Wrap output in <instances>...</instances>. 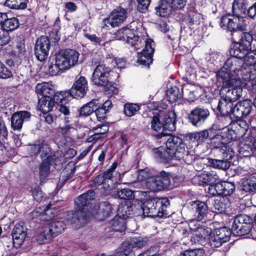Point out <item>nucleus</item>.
<instances>
[{
  "mask_svg": "<svg viewBox=\"0 0 256 256\" xmlns=\"http://www.w3.org/2000/svg\"><path fill=\"white\" fill-rule=\"evenodd\" d=\"M111 104L112 102L110 100H106L102 104H98L94 112L98 121H102L106 118V113L108 112Z\"/></svg>",
  "mask_w": 256,
  "mask_h": 256,
  "instance_id": "nucleus-28",
  "label": "nucleus"
},
{
  "mask_svg": "<svg viewBox=\"0 0 256 256\" xmlns=\"http://www.w3.org/2000/svg\"><path fill=\"white\" fill-rule=\"evenodd\" d=\"M139 110V106L134 104H126L124 106V112L129 117L134 116Z\"/></svg>",
  "mask_w": 256,
  "mask_h": 256,
  "instance_id": "nucleus-56",
  "label": "nucleus"
},
{
  "mask_svg": "<svg viewBox=\"0 0 256 256\" xmlns=\"http://www.w3.org/2000/svg\"><path fill=\"white\" fill-rule=\"evenodd\" d=\"M88 90V81L84 76H80L74 84L67 95L70 94L72 97L79 98L84 97Z\"/></svg>",
  "mask_w": 256,
  "mask_h": 256,
  "instance_id": "nucleus-13",
  "label": "nucleus"
},
{
  "mask_svg": "<svg viewBox=\"0 0 256 256\" xmlns=\"http://www.w3.org/2000/svg\"><path fill=\"white\" fill-rule=\"evenodd\" d=\"M112 210V208L110 204L107 202H102L99 206L97 218L100 220H104L110 216Z\"/></svg>",
  "mask_w": 256,
  "mask_h": 256,
  "instance_id": "nucleus-31",
  "label": "nucleus"
},
{
  "mask_svg": "<svg viewBox=\"0 0 256 256\" xmlns=\"http://www.w3.org/2000/svg\"><path fill=\"white\" fill-rule=\"evenodd\" d=\"M28 150L30 151L32 155H36L39 152H42V156L43 157L47 156L48 147V146L44 142H38V144L31 145Z\"/></svg>",
  "mask_w": 256,
  "mask_h": 256,
  "instance_id": "nucleus-30",
  "label": "nucleus"
},
{
  "mask_svg": "<svg viewBox=\"0 0 256 256\" xmlns=\"http://www.w3.org/2000/svg\"><path fill=\"white\" fill-rule=\"evenodd\" d=\"M50 46V40L48 36H42L38 39L35 44L34 54L38 60L42 62L46 60Z\"/></svg>",
  "mask_w": 256,
  "mask_h": 256,
  "instance_id": "nucleus-12",
  "label": "nucleus"
},
{
  "mask_svg": "<svg viewBox=\"0 0 256 256\" xmlns=\"http://www.w3.org/2000/svg\"><path fill=\"white\" fill-rule=\"evenodd\" d=\"M145 172H142V175L146 178V186L152 192L160 191L167 188L170 186V173L162 171L159 175L149 178L144 176Z\"/></svg>",
  "mask_w": 256,
  "mask_h": 256,
  "instance_id": "nucleus-7",
  "label": "nucleus"
},
{
  "mask_svg": "<svg viewBox=\"0 0 256 256\" xmlns=\"http://www.w3.org/2000/svg\"><path fill=\"white\" fill-rule=\"evenodd\" d=\"M30 116V113L26 111H21L14 114L11 118V126L13 130H20L23 122L28 120Z\"/></svg>",
  "mask_w": 256,
  "mask_h": 256,
  "instance_id": "nucleus-21",
  "label": "nucleus"
},
{
  "mask_svg": "<svg viewBox=\"0 0 256 256\" xmlns=\"http://www.w3.org/2000/svg\"><path fill=\"white\" fill-rule=\"evenodd\" d=\"M171 2L172 0H160L158 6L155 8L156 14L162 17L169 16L174 10Z\"/></svg>",
  "mask_w": 256,
  "mask_h": 256,
  "instance_id": "nucleus-24",
  "label": "nucleus"
},
{
  "mask_svg": "<svg viewBox=\"0 0 256 256\" xmlns=\"http://www.w3.org/2000/svg\"><path fill=\"white\" fill-rule=\"evenodd\" d=\"M36 92L40 94L42 97L50 98L54 94V91L48 84H38L36 86Z\"/></svg>",
  "mask_w": 256,
  "mask_h": 256,
  "instance_id": "nucleus-34",
  "label": "nucleus"
},
{
  "mask_svg": "<svg viewBox=\"0 0 256 256\" xmlns=\"http://www.w3.org/2000/svg\"><path fill=\"white\" fill-rule=\"evenodd\" d=\"M63 118L64 119V124L62 125H60L56 128V132L58 134L64 136L72 128V126L69 124L70 121L68 118L64 116Z\"/></svg>",
  "mask_w": 256,
  "mask_h": 256,
  "instance_id": "nucleus-54",
  "label": "nucleus"
},
{
  "mask_svg": "<svg viewBox=\"0 0 256 256\" xmlns=\"http://www.w3.org/2000/svg\"><path fill=\"white\" fill-rule=\"evenodd\" d=\"M27 0H6L5 5L12 9H24L26 6Z\"/></svg>",
  "mask_w": 256,
  "mask_h": 256,
  "instance_id": "nucleus-48",
  "label": "nucleus"
},
{
  "mask_svg": "<svg viewBox=\"0 0 256 256\" xmlns=\"http://www.w3.org/2000/svg\"><path fill=\"white\" fill-rule=\"evenodd\" d=\"M66 224L62 220H52L47 222L42 232L38 236L37 240L40 244H45L62 232Z\"/></svg>",
  "mask_w": 256,
  "mask_h": 256,
  "instance_id": "nucleus-5",
  "label": "nucleus"
},
{
  "mask_svg": "<svg viewBox=\"0 0 256 256\" xmlns=\"http://www.w3.org/2000/svg\"><path fill=\"white\" fill-rule=\"evenodd\" d=\"M54 59L64 71L70 68L64 50H61L56 53Z\"/></svg>",
  "mask_w": 256,
  "mask_h": 256,
  "instance_id": "nucleus-41",
  "label": "nucleus"
},
{
  "mask_svg": "<svg viewBox=\"0 0 256 256\" xmlns=\"http://www.w3.org/2000/svg\"><path fill=\"white\" fill-rule=\"evenodd\" d=\"M254 178L256 180L246 179L243 181L242 190L247 192L256 193V174Z\"/></svg>",
  "mask_w": 256,
  "mask_h": 256,
  "instance_id": "nucleus-47",
  "label": "nucleus"
},
{
  "mask_svg": "<svg viewBox=\"0 0 256 256\" xmlns=\"http://www.w3.org/2000/svg\"><path fill=\"white\" fill-rule=\"evenodd\" d=\"M252 0H234L232 10L234 14H246L248 6L250 5Z\"/></svg>",
  "mask_w": 256,
  "mask_h": 256,
  "instance_id": "nucleus-27",
  "label": "nucleus"
},
{
  "mask_svg": "<svg viewBox=\"0 0 256 256\" xmlns=\"http://www.w3.org/2000/svg\"><path fill=\"white\" fill-rule=\"evenodd\" d=\"M228 199L226 198L220 197L214 200V211L216 213H222L226 208Z\"/></svg>",
  "mask_w": 256,
  "mask_h": 256,
  "instance_id": "nucleus-42",
  "label": "nucleus"
},
{
  "mask_svg": "<svg viewBox=\"0 0 256 256\" xmlns=\"http://www.w3.org/2000/svg\"><path fill=\"white\" fill-rule=\"evenodd\" d=\"M234 16H224L222 17L220 25L224 29L230 32L244 31L246 30V22L240 14Z\"/></svg>",
  "mask_w": 256,
  "mask_h": 256,
  "instance_id": "nucleus-8",
  "label": "nucleus"
},
{
  "mask_svg": "<svg viewBox=\"0 0 256 256\" xmlns=\"http://www.w3.org/2000/svg\"><path fill=\"white\" fill-rule=\"evenodd\" d=\"M240 64V62L239 60H238L236 58L232 56V57L228 58L226 60V61L225 62L224 67L221 69L224 68L226 70L228 71L232 75H233L230 72V70L228 69H230L232 70L234 72H238L241 66Z\"/></svg>",
  "mask_w": 256,
  "mask_h": 256,
  "instance_id": "nucleus-36",
  "label": "nucleus"
},
{
  "mask_svg": "<svg viewBox=\"0 0 256 256\" xmlns=\"http://www.w3.org/2000/svg\"><path fill=\"white\" fill-rule=\"evenodd\" d=\"M216 236L220 238L223 243L226 242L230 240V237L232 233V230L226 227H223L216 230L214 232Z\"/></svg>",
  "mask_w": 256,
  "mask_h": 256,
  "instance_id": "nucleus-38",
  "label": "nucleus"
},
{
  "mask_svg": "<svg viewBox=\"0 0 256 256\" xmlns=\"http://www.w3.org/2000/svg\"><path fill=\"white\" fill-rule=\"evenodd\" d=\"M250 50L249 48L236 42L234 44L230 52L232 56L236 58H244L247 52Z\"/></svg>",
  "mask_w": 256,
  "mask_h": 256,
  "instance_id": "nucleus-33",
  "label": "nucleus"
},
{
  "mask_svg": "<svg viewBox=\"0 0 256 256\" xmlns=\"http://www.w3.org/2000/svg\"><path fill=\"white\" fill-rule=\"evenodd\" d=\"M19 26V22L16 18H8L6 14V20L3 23L2 30L6 32L12 31L16 29Z\"/></svg>",
  "mask_w": 256,
  "mask_h": 256,
  "instance_id": "nucleus-43",
  "label": "nucleus"
},
{
  "mask_svg": "<svg viewBox=\"0 0 256 256\" xmlns=\"http://www.w3.org/2000/svg\"><path fill=\"white\" fill-rule=\"evenodd\" d=\"M252 218L246 214L236 216L232 226V233L238 236L248 234L252 228Z\"/></svg>",
  "mask_w": 256,
  "mask_h": 256,
  "instance_id": "nucleus-9",
  "label": "nucleus"
},
{
  "mask_svg": "<svg viewBox=\"0 0 256 256\" xmlns=\"http://www.w3.org/2000/svg\"><path fill=\"white\" fill-rule=\"evenodd\" d=\"M12 76L11 71L2 62H0V78H8Z\"/></svg>",
  "mask_w": 256,
  "mask_h": 256,
  "instance_id": "nucleus-62",
  "label": "nucleus"
},
{
  "mask_svg": "<svg viewBox=\"0 0 256 256\" xmlns=\"http://www.w3.org/2000/svg\"><path fill=\"white\" fill-rule=\"evenodd\" d=\"M238 72L242 78L246 82L254 80L256 78V68L254 66H250L243 64Z\"/></svg>",
  "mask_w": 256,
  "mask_h": 256,
  "instance_id": "nucleus-26",
  "label": "nucleus"
},
{
  "mask_svg": "<svg viewBox=\"0 0 256 256\" xmlns=\"http://www.w3.org/2000/svg\"><path fill=\"white\" fill-rule=\"evenodd\" d=\"M27 230L23 222H18L14 224L12 236L16 247L20 248L23 244L27 236Z\"/></svg>",
  "mask_w": 256,
  "mask_h": 256,
  "instance_id": "nucleus-14",
  "label": "nucleus"
},
{
  "mask_svg": "<svg viewBox=\"0 0 256 256\" xmlns=\"http://www.w3.org/2000/svg\"><path fill=\"white\" fill-rule=\"evenodd\" d=\"M118 194L120 199L123 200H132L134 198V192L128 188L118 190Z\"/></svg>",
  "mask_w": 256,
  "mask_h": 256,
  "instance_id": "nucleus-58",
  "label": "nucleus"
},
{
  "mask_svg": "<svg viewBox=\"0 0 256 256\" xmlns=\"http://www.w3.org/2000/svg\"><path fill=\"white\" fill-rule=\"evenodd\" d=\"M154 156L156 158L162 162H166L167 160V150H166L165 148L160 146L153 150Z\"/></svg>",
  "mask_w": 256,
  "mask_h": 256,
  "instance_id": "nucleus-55",
  "label": "nucleus"
},
{
  "mask_svg": "<svg viewBox=\"0 0 256 256\" xmlns=\"http://www.w3.org/2000/svg\"><path fill=\"white\" fill-rule=\"evenodd\" d=\"M221 98L220 100L217 110L220 114L224 116H230L233 117V111L234 110V102L224 98L223 96H220Z\"/></svg>",
  "mask_w": 256,
  "mask_h": 256,
  "instance_id": "nucleus-19",
  "label": "nucleus"
},
{
  "mask_svg": "<svg viewBox=\"0 0 256 256\" xmlns=\"http://www.w3.org/2000/svg\"><path fill=\"white\" fill-rule=\"evenodd\" d=\"M56 160L54 156H48L43 160L39 166V174L40 181L44 180L49 175L50 172V166L53 163L54 160Z\"/></svg>",
  "mask_w": 256,
  "mask_h": 256,
  "instance_id": "nucleus-23",
  "label": "nucleus"
},
{
  "mask_svg": "<svg viewBox=\"0 0 256 256\" xmlns=\"http://www.w3.org/2000/svg\"><path fill=\"white\" fill-rule=\"evenodd\" d=\"M206 174L208 182L210 186L214 185L219 180V177L216 173L214 171L210 172Z\"/></svg>",
  "mask_w": 256,
  "mask_h": 256,
  "instance_id": "nucleus-63",
  "label": "nucleus"
},
{
  "mask_svg": "<svg viewBox=\"0 0 256 256\" xmlns=\"http://www.w3.org/2000/svg\"><path fill=\"white\" fill-rule=\"evenodd\" d=\"M253 102L249 100H245L234 104L233 118L238 120L246 117L251 112Z\"/></svg>",
  "mask_w": 256,
  "mask_h": 256,
  "instance_id": "nucleus-15",
  "label": "nucleus"
},
{
  "mask_svg": "<svg viewBox=\"0 0 256 256\" xmlns=\"http://www.w3.org/2000/svg\"><path fill=\"white\" fill-rule=\"evenodd\" d=\"M204 250L198 248L186 250L182 256H204Z\"/></svg>",
  "mask_w": 256,
  "mask_h": 256,
  "instance_id": "nucleus-64",
  "label": "nucleus"
},
{
  "mask_svg": "<svg viewBox=\"0 0 256 256\" xmlns=\"http://www.w3.org/2000/svg\"><path fill=\"white\" fill-rule=\"evenodd\" d=\"M64 50L70 68H72L77 64L80 54L77 51L72 49H66Z\"/></svg>",
  "mask_w": 256,
  "mask_h": 256,
  "instance_id": "nucleus-39",
  "label": "nucleus"
},
{
  "mask_svg": "<svg viewBox=\"0 0 256 256\" xmlns=\"http://www.w3.org/2000/svg\"><path fill=\"white\" fill-rule=\"evenodd\" d=\"M189 208L194 214V218L197 221L203 220L208 211L206 204L200 201L192 202Z\"/></svg>",
  "mask_w": 256,
  "mask_h": 256,
  "instance_id": "nucleus-18",
  "label": "nucleus"
},
{
  "mask_svg": "<svg viewBox=\"0 0 256 256\" xmlns=\"http://www.w3.org/2000/svg\"><path fill=\"white\" fill-rule=\"evenodd\" d=\"M253 38L248 32H242L240 34L239 42H237L246 48L251 50V45Z\"/></svg>",
  "mask_w": 256,
  "mask_h": 256,
  "instance_id": "nucleus-51",
  "label": "nucleus"
},
{
  "mask_svg": "<svg viewBox=\"0 0 256 256\" xmlns=\"http://www.w3.org/2000/svg\"><path fill=\"white\" fill-rule=\"evenodd\" d=\"M146 198L142 204V209L144 216L150 217H162L164 214L166 208L170 204L166 198Z\"/></svg>",
  "mask_w": 256,
  "mask_h": 256,
  "instance_id": "nucleus-4",
  "label": "nucleus"
},
{
  "mask_svg": "<svg viewBox=\"0 0 256 256\" xmlns=\"http://www.w3.org/2000/svg\"><path fill=\"white\" fill-rule=\"evenodd\" d=\"M122 250L119 252L118 256H136L132 248L128 242H124L122 245Z\"/></svg>",
  "mask_w": 256,
  "mask_h": 256,
  "instance_id": "nucleus-60",
  "label": "nucleus"
},
{
  "mask_svg": "<svg viewBox=\"0 0 256 256\" xmlns=\"http://www.w3.org/2000/svg\"><path fill=\"white\" fill-rule=\"evenodd\" d=\"M94 191L90 190L78 196L75 200L77 210L74 212H69L67 218L68 222L74 224L76 228H78L86 223L90 216L86 211L88 207L90 204V201L94 199Z\"/></svg>",
  "mask_w": 256,
  "mask_h": 256,
  "instance_id": "nucleus-2",
  "label": "nucleus"
},
{
  "mask_svg": "<svg viewBox=\"0 0 256 256\" xmlns=\"http://www.w3.org/2000/svg\"><path fill=\"white\" fill-rule=\"evenodd\" d=\"M102 176L104 179V189L111 190L116 188V180L112 176V172L107 170Z\"/></svg>",
  "mask_w": 256,
  "mask_h": 256,
  "instance_id": "nucleus-40",
  "label": "nucleus"
},
{
  "mask_svg": "<svg viewBox=\"0 0 256 256\" xmlns=\"http://www.w3.org/2000/svg\"><path fill=\"white\" fill-rule=\"evenodd\" d=\"M54 62V64H50L48 66V72L51 76H56L64 72L55 59Z\"/></svg>",
  "mask_w": 256,
  "mask_h": 256,
  "instance_id": "nucleus-59",
  "label": "nucleus"
},
{
  "mask_svg": "<svg viewBox=\"0 0 256 256\" xmlns=\"http://www.w3.org/2000/svg\"><path fill=\"white\" fill-rule=\"evenodd\" d=\"M134 36V34L130 28H122L118 30L115 33V38L118 40H126L127 38Z\"/></svg>",
  "mask_w": 256,
  "mask_h": 256,
  "instance_id": "nucleus-45",
  "label": "nucleus"
},
{
  "mask_svg": "<svg viewBox=\"0 0 256 256\" xmlns=\"http://www.w3.org/2000/svg\"><path fill=\"white\" fill-rule=\"evenodd\" d=\"M192 230L194 240L202 244L206 240H207V238L212 232L210 228L202 226L197 227L192 229Z\"/></svg>",
  "mask_w": 256,
  "mask_h": 256,
  "instance_id": "nucleus-25",
  "label": "nucleus"
},
{
  "mask_svg": "<svg viewBox=\"0 0 256 256\" xmlns=\"http://www.w3.org/2000/svg\"><path fill=\"white\" fill-rule=\"evenodd\" d=\"M206 242L212 248H218L224 244L214 232L210 234Z\"/></svg>",
  "mask_w": 256,
  "mask_h": 256,
  "instance_id": "nucleus-53",
  "label": "nucleus"
},
{
  "mask_svg": "<svg viewBox=\"0 0 256 256\" xmlns=\"http://www.w3.org/2000/svg\"><path fill=\"white\" fill-rule=\"evenodd\" d=\"M210 115L207 109L195 108L188 115V119L194 126H200L204 122Z\"/></svg>",
  "mask_w": 256,
  "mask_h": 256,
  "instance_id": "nucleus-17",
  "label": "nucleus"
},
{
  "mask_svg": "<svg viewBox=\"0 0 256 256\" xmlns=\"http://www.w3.org/2000/svg\"><path fill=\"white\" fill-rule=\"evenodd\" d=\"M113 72L106 64H100L95 68L92 76V82L96 86L109 88L112 84V74Z\"/></svg>",
  "mask_w": 256,
  "mask_h": 256,
  "instance_id": "nucleus-6",
  "label": "nucleus"
},
{
  "mask_svg": "<svg viewBox=\"0 0 256 256\" xmlns=\"http://www.w3.org/2000/svg\"><path fill=\"white\" fill-rule=\"evenodd\" d=\"M244 62L246 66H254L256 64V50L248 51L244 58Z\"/></svg>",
  "mask_w": 256,
  "mask_h": 256,
  "instance_id": "nucleus-50",
  "label": "nucleus"
},
{
  "mask_svg": "<svg viewBox=\"0 0 256 256\" xmlns=\"http://www.w3.org/2000/svg\"><path fill=\"white\" fill-rule=\"evenodd\" d=\"M254 178L256 180L246 179L243 181L242 190L247 192L256 193V174Z\"/></svg>",
  "mask_w": 256,
  "mask_h": 256,
  "instance_id": "nucleus-46",
  "label": "nucleus"
},
{
  "mask_svg": "<svg viewBox=\"0 0 256 256\" xmlns=\"http://www.w3.org/2000/svg\"><path fill=\"white\" fill-rule=\"evenodd\" d=\"M154 136L162 139V142L166 144L168 154L172 159L180 160L186 156L185 160H188L190 156H192L188 152L186 154V144L180 138L164 132L155 134Z\"/></svg>",
  "mask_w": 256,
  "mask_h": 256,
  "instance_id": "nucleus-3",
  "label": "nucleus"
},
{
  "mask_svg": "<svg viewBox=\"0 0 256 256\" xmlns=\"http://www.w3.org/2000/svg\"><path fill=\"white\" fill-rule=\"evenodd\" d=\"M249 126L244 120H239L234 122L228 128V136L232 140H238L242 138L248 130Z\"/></svg>",
  "mask_w": 256,
  "mask_h": 256,
  "instance_id": "nucleus-10",
  "label": "nucleus"
},
{
  "mask_svg": "<svg viewBox=\"0 0 256 256\" xmlns=\"http://www.w3.org/2000/svg\"><path fill=\"white\" fill-rule=\"evenodd\" d=\"M235 190V186L232 182H224L223 195L230 196L233 194Z\"/></svg>",
  "mask_w": 256,
  "mask_h": 256,
  "instance_id": "nucleus-61",
  "label": "nucleus"
},
{
  "mask_svg": "<svg viewBox=\"0 0 256 256\" xmlns=\"http://www.w3.org/2000/svg\"><path fill=\"white\" fill-rule=\"evenodd\" d=\"M98 104H99L98 100H92L80 108L79 111L80 115L84 116L90 115L94 111Z\"/></svg>",
  "mask_w": 256,
  "mask_h": 256,
  "instance_id": "nucleus-32",
  "label": "nucleus"
},
{
  "mask_svg": "<svg viewBox=\"0 0 256 256\" xmlns=\"http://www.w3.org/2000/svg\"><path fill=\"white\" fill-rule=\"evenodd\" d=\"M3 244L6 254L5 256H13L16 254L17 249L18 248L16 247L14 244V240L9 238H6L3 240Z\"/></svg>",
  "mask_w": 256,
  "mask_h": 256,
  "instance_id": "nucleus-35",
  "label": "nucleus"
},
{
  "mask_svg": "<svg viewBox=\"0 0 256 256\" xmlns=\"http://www.w3.org/2000/svg\"><path fill=\"white\" fill-rule=\"evenodd\" d=\"M127 242L132 248H141L146 244L148 240L146 238L134 237Z\"/></svg>",
  "mask_w": 256,
  "mask_h": 256,
  "instance_id": "nucleus-49",
  "label": "nucleus"
},
{
  "mask_svg": "<svg viewBox=\"0 0 256 256\" xmlns=\"http://www.w3.org/2000/svg\"><path fill=\"white\" fill-rule=\"evenodd\" d=\"M150 126L151 128L156 132H158L162 130V132H164V128L162 123V120H161V116H154L152 118L151 122H150Z\"/></svg>",
  "mask_w": 256,
  "mask_h": 256,
  "instance_id": "nucleus-52",
  "label": "nucleus"
},
{
  "mask_svg": "<svg viewBox=\"0 0 256 256\" xmlns=\"http://www.w3.org/2000/svg\"><path fill=\"white\" fill-rule=\"evenodd\" d=\"M110 224L112 230L114 231L122 232L126 229L124 220L119 216L114 217Z\"/></svg>",
  "mask_w": 256,
  "mask_h": 256,
  "instance_id": "nucleus-44",
  "label": "nucleus"
},
{
  "mask_svg": "<svg viewBox=\"0 0 256 256\" xmlns=\"http://www.w3.org/2000/svg\"><path fill=\"white\" fill-rule=\"evenodd\" d=\"M218 80L222 83L220 90V96L233 101L240 98L242 93V88L246 86L238 77L232 75L226 69H220L216 72Z\"/></svg>",
  "mask_w": 256,
  "mask_h": 256,
  "instance_id": "nucleus-1",
  "label": "nucleus"
},
{
  "mask_svg": "<svg viewBox=\"0 0 256 256\" xmlns=\"http://www.w3.org/2000/svg\"><path fill=\"white\" fill-rule=\"evenodd\" d=\"M126 18V10L122 8H118L112 12L108 18L104 20V24H110L112 27L117 26L122 23Z\"/></svg>",
  "mask_w": 256,
  "mask_h": 256,
  "instance_id": "nucleus-16",
  "label": "nucleus"
},
{
  "mask_svg": "<svg viewBox=\"0 0 256 256\" xmlns=\"http://www.w3.org/2000/svg\"><path fill=\"white\" fill-rule=\"evenodd\" d=\"M154 43L151 38H147L145 41V47L143 50L138 54L137 62L144 66H149L152 62Z\"/></svg>",
  "mask_w": 256,
  "mask_h": 256,
  "instance_id": "nucleus-11",
  "label": "nucleus"
},
{
  "mask_svg": "<svg viewBox=\"0 0 256 256\" xmlns=\"http://www.w3.org/2000/svg\"><path fill=\"white\" fill-rule=\"evenodd\" d=\"M224 182H216L215 184L211 185L208 188V192L212 195H223Z\"/></svg>",
  "mask_w": 256,
  "mask_h": 256,
  "instance_id": "nucleus-57",
  "label": "nucleus"
},
{
  "mask_svg": "<svg viewBox=\"0 0 256 256\" xmlns=\"http://www.w3.org/2000/svg\"><path fill=\"white\" fill-rule=\"evenodd\" d=\"M176 115L174 110L161 116L164 129L170 132L174 131L176 129Z\"/></svg>",
  "mask_w": 256,
  "mask_h": 256,
  "instance_id": "nucleus-22",
  "label": "nucleus"
},
{
  "mask_svg": "<svg viewBox=\"0 0 256 256\" xmlns=\"http://www.w3.org/2000/svg\"><path fill=\"white\" fill-rule=\"evenodd\" d=\"M54 106V100L51 98L42 97L39 98L38 109L44 114H46L51 111Z\"/></svg>",
  "mask_w": 256,
  "mask_h": 256,
  "instance_id": "nucleus-29",
  "label": "nucleus"
},
{
  "mask_svg": "<svg viewBox=\"0 0 256 256\" xmlns=\"http://www.w3.org/2000/svg\"><path fill=\"white\" fill-rule=\"evenodd\" d=\"M226 149H227L226 148ZM222 152L223 154L224 159V160H217V159H210L209 162L214 168L226 170L230 166V162L228 160L232 158V154L230 153V150H222Z\"/></svg>",
  "mask_w": 256,
  "mask_h": 256,
  "instance_id": "nucleus-20",
  "label": "nucleus"
},
{
  "mask_svg": "<svg viewBox=\"0 0 256 256\" xmlns=\"http://www.w3.org/2000/svg\"><path fill=\"white\" fill-rule=\"evenodd\" d=\"M166 97L170 102L173 103L182 98V94L177 86H172L167 90Z\"/></svg>",
  "mask_w": 256,
  "mask_h": 256,
  "instance_id": "nucleus-37",
  "label": "nucleus"
}]
</instances>
